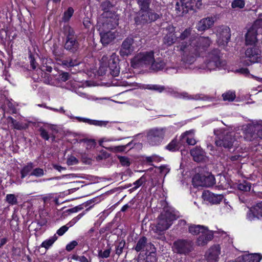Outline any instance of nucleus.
Masks as SVG:
<instances>
[{"label": "nucleus", "mask_w": 262, "mask_h": 262, "mask_svg": "<svg viewBox=\"0 0 262 262\" xmlns=\"http://www.w3.org/2000/svg\"><path fill=\"white\" fill-rule=\"evenodd\" d=\"M212 41L208 37H200L190 41V42H183L180 49L183 52L182 60L184 62L191 64L200 53L205 51L211 45Z\"/></svg>", "instance_id": "f257e3e1"}, {"label": "nucleus", "mask_w": 262, "mask_h": 262, "mask_svg": "<svg viewBox=\"0 0 262 262\" xmlns=\"http://www.w3.org/2000/svg\"><path fill=\"white\" fill-rule=\"evenodd\" d=\"M214 133L216 136L215 143L217 146L228 149L233 147L236 141L234 132H230L225 129H221L214 130Z\"/></svg>", "instance_id": "f03ea898"}, {"label": "nucleus", "mask_w": 262, "mask_h": 262, "mask_svg": "<svg viewBox=\"0 0 262 262\" xmlns=\"http://www.w3.org/2000/svg\"><path fill=\"white\" fill-rule=\"evenodd\" d=\"M225 64V61L221 59L220 51L214 49L208 54L204 62L200 64L199 68L211 71L223 67Z\"/></svg>", "instance_id": "7ed1b4c3"}, {"label": "nucleus", "mask_w": 262, "mask_h": 262, "mask_svg": "<svg viewBox=\"0 0 262 262\" xmlns=\"http://www.w3.org/2000/svg\"><path fill=\"white\" fill-rule=\"evenodd\" d=\"M116 53H113L111 55H104L100 60L99 71L101 73L105 74L108 69L110 73L113 76H117L120 73V68L118 63Z\"/></svg>", "instance_id": "20e7f679"}, {"label": "nucleus", "mask_w": 262, "mask_h": 262, "mask_svg": "<svg viewBox=\"0 0 262 262\" xmlns=\"http://www.w3.org/2000/svg\"><path fill=\"white\" fill-rule=\"evenodd\" d=\"M166 133L165 127H154L148 129L146 133V139L148 144L152 146L160 145L163 140Z\"/></svg>", "instance_id": "39448f33"}, {"label": "nucleus", "mask_w": 262, "mask_h": 262, "mask_svg": "<svg viewBox=\"0 0 262 262\" xmlns=\"http://www.w3.org/2000/svg\"><path fill=\"white\" fill-rule=\"evenodd\" d=\"M202 5V0H181L176 4L177 14L179 16L183 15L190 10L200 9Z\"/></svg>", "instance_id": "423d86ee"}, {"label": "nucleus", "mask_w": 262, "mask_h": 262, "mask_svg": "<svg viewBox=\"0 0 262 262\" xmlns=\"http://www.w3.org/2000/svg\"><path fill=\"white\" fill-rule=\"evenodd\" d=\"M176 219L175 215L170 211L164 209L159 217L157 224V229L163 231L169 228L172 222Z\"/></svg>", "instance_id": "0eeeda50"}, {"label": "nucleus", "mask_w": 262, "mask_h": 262, "mask_svg": "<svg viewBox=\"0 0 262 262\" xmlns=\"http://www.w3.org/2000/svg\"><path fill=\"white\" fill-rule=\"evenodd\" d=\"M244 138L247 141L259 138L262 139V123H252L244 128Z\"/></svg>", "instance_id": "6e6552de"}, {"label": "nucleus", "mask_w": 262, "mask_h": 262, "mask_svg": "<svg viewBox=\"0 0 262 262\" xmlns=\"http://www.w3.org/2000/svg\"><path fill=\"white\" fill-rule=\"evenodd\" d=\"M192 182L194 187H210L215 184V178L209 172L205 174L198 173L192 178Z\"/></svg>", "instance_id": "1a4fd4ad"}, {"label": "nucleus", "mask_w": 262, "mask_h": 262, "mask_svg": "<svg viewBox=\"0 0 262 262\" xmlns=\"http://www.w3.org/2000/svg\"><path fill=\"white\" fill-rule=\"evenodd\" d=\"M154 61V53L153 51L145 52L138 53L132 60V63L134 67L151 64Z\"/></svg>", "instance_id": "9d476101"}, {"label": "nucleus", "mask_w": 262, "mask_h": 262, "mask_svg": "<svg viewBox=\"0 0 262 262\" xmlns=\"http://www.w3.org/2000/svg\"><path fill=\"white\" fill-rule=\"evenodd\" d=\"M160 18V15L151 9L140 11L139 15L135 20L137 25L144 24L155 21Z\"/></svg>", "instance_id": "9b49d317"}, {"label": "nucleus", "mask_w": 262, "mask_h": 262, "mask_svg": "<svg viewBox=\"0 0 262 262\" xmlns=\"http://www.w3.org/2000/svg\"><path fill=\"white\" fill-rule=\"evenodd\" d=\"M173 250L181 254H187L193 250V243L187 239H178L173 243Z\"/></svg>", "instance_id": "f8f14e48"}, {"label": "nucleus", "mask_w": 262, "mask_h": 262, "mask_svg": "<svg viewBox=\"0 0 262 262\" xmlns=\"http://www.w3.org/2000/svg\"><path fill=\"white\" fill-rule=\"evenodd\" d=\"M118 16L115 13L107 16H101L100 22L102 25L100 29L115 30L116 27L118 25Z\"/></svg>", "instance_id": "ddd939ff"}, {"label": "nucleus", "mask_w": 262, "mask_h": 262, "mask_svg": "<svg viewBox=\"0 0 262 262\" xmlns=\"http://www.w3.org/2000/svg\"><path fill=\"white\" fill-rule=\"evenodd\" d=\"M245 57L247 59L244 63L246 65L258 62L261 58L260 51L256 47L248 48L245 51Z\"/></svg>", "instance_id": "4468645a"}, {"label": "nucleus", "mask_w": 262, "mask_h": 262, "mask_svg": "<svg viewBox=\"0 0 262 262\" xmlns=\"http://www.w3.org/2000/svg\"><path fill=\"white\" fill-rule=\"evenodd\" d=\"M134 39L132 37L126 38L122 42L120 46L119 54L122 57L130 55L135 50Z\"/></svg>", "instance_id": "2eb2a0df"}, {"label": "nucleus", "mask_w": 262, "mask_h": 262, "mask_svg": "<svg viewBox=\"0 0 262 262\" xmlns=\"http://www.w3.org/2000/svg\"><path fill=\"white\" fill-rule=\"evenodd\" d=\"M217 42L219 46H225L230 39V29L227 26H222L217 31Z\"/></svg>", "instance_id": "dca6fc26"}, {"label": "nucleus", "mask_w": 262, "mask_h": 262, "mask_svg": "<svg viewBox=\"0 0 262 262\" xmlns=\"http://www.w3.org/2000/svg\"><path fill=\"white\" fill-rule=\"evenodd\" d=\"M100 35L101 43L107 45L116 38L117 32L116 30L101 29Z\"/></svg>", "instance_id": "f3484780"}, {"label": "nucleus", "mask_w": 262, "mask_h": 262, "mask_svg": "<svg viewBox=\"0 0 262 262\" xmlns=\"http://www.w3.org/2000/svg\"><path fill=\"white\" fill-rule=\"evenodd\" d=\"M134 249L137 252H148L154 249V246L151 243L147 242V239L146 237L142 236L137 241Z\"/></svg>", "instance_id": "a211bd4d"}, {"label": "nucleus", "mask_w": 262, "mask_h": 262, "mask_svg": "<svg viewBox=\"0 0 262 262\" xmlns=\"http://www.w3.org/2000/svg\"><path fill=\"white\" fill-rule=\"evenodd\" d=\"M221 253V249L219 245L210 247L206 252L205 257L208 262H217Z\"/></svg>", "instance_id": "6ab92c4d"}, {"label": "nucleus", "mask_w": 262, "mask_h": 262, "mask_svg": "<svg viewBox=\"0 0 262 262\" xmlns=\"http://www.w3.org/2000/svg\"><path fill=\"white\" fill-rule=\"evenodd\" d=\"M165 35L163 38V43L167 46H170L174 43L177 37L174 34V28L173 26H168L165 29Z\"/></svg>", "instance_id": "aec40b11"}, {"label": "nucleus", "mask_w": 262, "mask_h": 262, "mask_svg": "<svg viewBox=\"0 0 262 262\" xmlns=\"http://www.w3.org/2000/svg\"><path fill=\"white\" fill-rule=\"evenodd\" d=\"M202 196L205 200H207L213 204H219L223 199V195L214 194L209 191H204Z\"/></svg>", "instance_id": "412c9836"}, {"label": "nucleus", "mask_w": 262, "mask_h": 262, "mask_svg": "<svg viewBox=\"0 0 262 262\" xmlns=\"http://www.w3.org/2000/svg\"><path fill=\"white\" fill-rule=\"evenodd\" d=\"M214 19L212 17H207L202 19L197 24L196 28L203 31L211 28L214 24Z\"/></svg>", "instance_id": "4be33fe9"}, {"label": "nucleus", "mask_w": 262, "mask_h": 262, "mask_svg": "<svg viewBox=\"0 0 262 262\" xmlns=\"http://www.w3.org/2000/svg\"><path fill=\"white\" fill-rule=\"evenodd\" d=\"M80 47L79 43L76 38L66 39L64 43V49L72 53H76Z\"/></svg>", "instance_id": "5701e85b"}, {"label": "nucleus", "mask_w": 262, "mask_h": 262, "mask_svg": "<svg viewBox=\"0 0 262 262\" xmlns=\"http://www.w3.org/2000/svg\"><path fill=\"white\" fill-rule=\"evenodd\" d=\"M213 237V233L209 231L208 229L203 230V232L199 236L197 239V244L199 246H204L211 241Z\"/></svg>", "instance_id": "b1692460"}, {"label": "nucleus", "mask_w": 262, "mask_h": 262, "mask_svg": "<svg viewBox=\"0 0 262 262\" xmlns=\"http://www.w3.org/2000/svg\"><path fill=\"white\" fill-rule=\"evenodd\" d=\"M190 154L194 161L197 162L204 161L206 158L205 151L200 147H196L191 149Z\"/></svg>", "instance_id": "393cba45"}, {"label": "nucleus", "mask_w": 262, "mask_h": 262, "mask_svg": "<svg viewBox=\"0 0 262 262\" xmlns=\"http://www.w3.org/2000/svg\"><path fill=\"white\" fill-rule=\"evenodd\" d=\"M257 30L251 27L246 34V43L247 45H254L257 42Z\"/></svg>", "instance_id": "a878e982"}, {"label": "nucleus", "mask_w": 262, "mask_h": 262, "mask_svg": "<svg viewBox=\"0 0 262 262\" xmlns=\"http://www.w3.org/2000/svg\"><path fill=\"white\" fill-rule=\"evenodd\" d=\"M113 8V6L110 1H105L102 2L99 9L103 11V12L101 15V16H107L108 15L114 13L112 10Z\"/></svg>", "instance_id": "bb28decb"}, {"label": "nucleus", "mask_w": 262, "mask_h": 262, "mask_svg": "<svg viewBox=\"0 0 262 262\" xmlns=\"http://www.w3.org/2000/svg\"><path fill=\"white\" fill-rule=\"evenodd\" d=\"M75 118L79 122L87 123L90 125H94L99 126H105L108 123V121L92 120L88 118L80 117H75Z\"/></svg>", "instance_id": "cd10ccee"}, {"label": "nucleus", "mask_w": 262, "mask_h": 262, "mask_svg": "<svg viewBox=\"0 0 262 262\" xmlns=\"http://www.w3.org/2000/svg\"><path fill=\"white\" fill-rule=\"evenodd\" d=\"M151 251L146 256L142 254H140L138 256V262H156V254L153 250Z\"/></svg>", "instance_id": "c85d7f7f"}, {"label": "nucleus", "mask_w": 262, "mask_h": 262, "mask_svg": "<svg viewBox=\"0 0 262 262\" xmlns=\"http://www.w3.org/2000/svg\"><path fill=\"white\" fill-rule=\"evenodd\" d=\"M179 98H183L187 100H207L208 97L204 96L202 94L189 95L188 93L184 92L180 93Z\"/></svg>", "instance_id": "c756f323"}, {"label": "nucleus", "mask_w": 262, "mask_h": 262, "mask_svg": "<svg viewBox=\"0 0 262 262\" xmlns=\"http://www.w3.org/2000/svg\"><path fill=\"white\" fill-rule=\"evenodd\" d=\"M165 66V62L160 58H154V61H152L150 66L152 70L158 71L163 70Z\"/></svg>", "instance_id": "7c9ffc66"}, {"label": "nucleus", "mask_w": 262, "mask_h": 262, "mask_svg": "<svg viewBox=\"0 0 262 262\" xmlns=\"http://www.w3.org/2000/svg\"><path fill=\"white\" fill-rule=\"evenodd\" d=\"M261 258V255L254 253L244 255L243 257V262H259Z\"/></svg>", "instance_id": "2f4dec72"}, {"label": "nucleus", "mask_w": 262, "mask_h": 262, "mask_svg": "<svg viewBox=\"0 0 262 262\" xmlns=\"http://www.w3.org/2000/svg\"><path fill=\"white\" fill-rule=\"evenodd\" d=\"M34 165L32 162H29L20 170L21 178L24 179L33 170Z\"/></svg>", "instance_id": "473e14b6"}, {"label": "nucleus", "mask_w": 262, "mask_h": 262, "mask_svg": "<svg viewBox=\"0 0 262 262\" xmlns=\"http://www.w3.org/2000/svg\"><path fill=\"white\" fill-rule=\"evenodd\" d=\"M207 228L201 225H191L189 227V231L192 234H198L200 233H202L203 230H207Z\"/></svg>", "instance_id": "72a5a7b5"}, {"label": "nucleus", "mask_w": 262, "mask_h": 262, "mask_svg": "<svg viewBox=\"0 0 262 262\" xmlns=\"http://www.w3.org/2000/svg\"><path fill=\"white\" fill-rule=\"evenodd\" d=\"M63 33L66 36V39L75 38L74 29L69 25H66L63 27Z\"/></svg>", "instance_id": "f704fd0d"}, {"label": "nucleus", "mask_w": 262, "mask_h": 262, "mask_svg": "<svg viewBox=\"0 0 262 262\" xmlns=\"http://www.w3.org/2000/svg\"><path fill=\"white\" fill-rule=\"evenodd\" d=\"M10 120H11V123H12L14 129L17 130H23L28 127V125L27 124H23V123L14 120L12 117H10Z\"/></svg>", "instance_id": "c9c22d12"}, {"label": "nucleus", "mask_w": 262, "mask_h": 262, "mask_svg": "<svg viewBox=\"0 0 262 262\" xmlns=\"http://www.w3.org/2000/svg\"><path fill=\"white\" fill-rule=\"evenodd\" d=\"M137 3L140 8V10H147L149 9L151 0H137Z\"/></svg>", "instance_id": "e433bc0d"}, {"label": "nucleus", "mask_w": 262, "mask_h": 262, "mask_svg": "<svg viewBox=\"0 0 262 262\" xmlns=\"http://www.w3.org/2000/svg\"><path fill=\"white\" fill-rule=\"evenodd\" d=\"M224 101H233L235 98V94L232 91H228L222 94Z\"/></svg>", "instance_id": "4c0bfd02"}, {"label": "nucleus", "mask_w": 262, "mask_h": 262, "mask_svg": "<svg viewBox=\"0 0 262 262\" xmlns=\"http://www.w3.org/2000/svg\"><path fill=\"white\" fill-rule=\"evenodd\" d=\"M57 236L56 235H54L53 236L50 238L49 239L46 240L43 242L41 244V247L45 248L46 249H48L50 246H51L57 240Z\"/></svg>", "instance_id": "58836bf2"}, {"label": "nucleus", "mask_w": 262, "mask_h": 262, "mask_svg": "<svg viewBox=\"0 0 262 262\" xmlns=\"http://www.w3.org/2000/svg\"><path fill=\"white\" fill-rule=\"evenodd\" d=\"M6 201L10 205H17L18 203L17 197L14 194H7Z\"/></svg>", "instance_id": "ea45409f"}, {"label": "nucleus", "mask_w": 262, "mask_h": 262, "mask_svg": "<svg viewBox=\"0 0 262 262\" xmlns=\"http://www.w3.org/2000/svg\"><path fill=\"white\" fill-rule=\"evenodd\" d=\"M247 218L250 221H253L256 219H259V215L257 214L256 212L254 210V207L248 211L247 214Z\"/></svg>", "instance_id": "a19ab883"}, {"label": "nucleus", "mask_w": 262, "mask_h": 262, "mask_svg": "<svg viewBox=\"0 0 262 262\" xmlns=\"http://www.w3.org/2000/svg\"><path fill=\"white\" fill-rule=\"evenodd\" d=\"M237 188L239 190L243 191H249L251 189V184L248 182L244 181L237 185Z\"/></svg>", "instance_id": "79ce46f5"}, {"label": "nucleus", "mask_w": 262, "mask_h": 262, "mask_svg": "<svg viewBox=\"0 0 262 262\" xmlns=\"http://www.w3.org/2000/svg\"><path fill=\"white\" fill-rule=\"evenodd\" d=\"M74 13V9L72 7L68 8V10L64 12L62 17V20L64 22L68 21Z\"/></svg>", "instance_id": "37998d69"}, {"label": "nucleus", "mask_w": 262, "mask_h": 262, "mask_svg": "<svg viewBox=\"0 0 262 262\" xmlns=\"http://www.w3.org/2000/svg\"><path fill=\"white\" fill-rule=\"evenodd\" d=\"M145 89L152 91H156L158 92L161 93L164 90L165 88L164 86H161L157 84H148L146 85Z\"/></svg>", "instance_id": "c03bdc74"}, {"label": "nucleus", "mask_w": 262, "mask_h": 262, "mask_svg": "<svg viewBox=\"0 0 262 262\" xmlns=\"http://www.w3.org/2000/svg\"><path fill=\"white\" fill-rule=\"evenodd\" d=\"M80 143L84 142L86 144V148L87 149H91L92 148H94L96 145V142L93 139H81L79 141Z\"/></svg>", "instance_id": "a18cd8bd"}, {"label": "nucleus", "mask_w": 262, "mask_h": 262, "mask_svg": "<svg viewBox=\"0 0 262 262\" xmlns=\"http://www.w3.org/2000/svg\"><path fill=\"white\" fill-rule=\"evenodd\" d=\"M245 2L244 0H234L231 3L232 8L242 9L245 7Z\"/></svg>", "instance_id": "49530a36"}, {"label": "nucleus", "mask_w": 262, "mask_h": 262, "mask_svg": "<svg viewBox=\"0 0 262 262\" xmlns=\"http://www.w3.org/2000/svg\"><path fill=\"white\" fill-rule=\"evenodd\" d=\"M105 148L108 149L109 151L114 153L121 152L125 150V146H124L123 145H119L114 147H105Z\"/></svg>", "instance_id": "de8ad7c7"}, {"label": "nucleus", "mask_w": 262, "mask_h": 262, "mask_svg": "<svg viewBox=\"0 0 262 262\" xmlns=\"http://www.w3.org/2000/svg\"><path fill=\"white\" fill-rule=\"evenodd\" d=\"M45 174L44 170L40 168H36L33 169L32 171L30 173V176H35L36 177H40Z\"/></svg>", "instance_id": "09e8293b"}, {"label": "nucleus", "mask_w": 262, "mask_h": 262, "mask_svg": "<svg viewBox=\"0 0 262 262\" xmlns=\"http://www.w3.org/2000/svg\"><path fill=\"white\" fill-rule=\"evenodd\" d=\"M110 155L108 152L102 150L100 151V154L95 157V159L97 161H100L102 160L106 159L110 157Z\"/></svg>", "instance_id": "8fccbe9b"}, {"label": "nucleus", "mask_w": 262, "mask_h": 262, "mask_svg": "<svg viewBox=\"0 0 262 262\" xmlns=\"http://www.w3.org/2000/svg\"><path fill=\"white\" fill-rule=\"evenodd\" d=\"M125 245V242L123 240L120 242L116 246V253L118 255H120L123 252V250Z\"/></svg>", "instance_id": "3c124183"}, {"label": "nucleus", "mask_w": 262, "mask_h": 262, "mask_svg": "<svg viewBox=\"0 0 262 262\" xmlns=\"http://www.w3.org/2000/svg\"><path fill=\"white\" fill-rule=\"evenodd\" d=\"M146 181V179L145 176H142L140 179L136 181L133 185L134 187L133 188V189L136 190L140 186H141Z\"/></svg>", "instance_id": "603ef678"}, {"label": "nucleus", "mask_w": 262, "mask_h": 262, "mask_svg": "<svg viewBox=\"0 0 262 262\" xmlns=\"http://www.w3.org/2000/svg\"><path fill=\"white\" fill-rule=\"evenodd\" d=\"M118 158L122 166H129L130 165V162L128 158L123 156H118Z\"/></svg>", "instance_id": "864d4df0"}, {"label": "nucleus", "mask_w": 262, "mask_h": 262, "mask_svg": "<svg viewBox=\"0 0 262 262\" xmlns=\"http://www.w3.org/2000/svg\"><path fill=\"white\" fill-rule=\"evenodd\" d=\"M38 130L40 133V135L42 138H43L45 140H48L49 139V135L48 132L43 127H40Z\"/></svg>", "instance_id": "5fc2aeb1"}, {"label": "nucleus", "mask_w": 262, "mask_h": 262, "mask_svg": "<svg viewBox=\"0 0 262 262\" xmlns=\"http://www.w3.org/2000/svg\"><path fill=\"white\" fill-rule=\"evenodd\" d=\"M111 253V248L107 249L104 251H102V250H100L98 253V256L99 257L104 258H107L110 256Z\"/></svg>", "instance_id": "6e6d98bb"}, {"label": "nucleus", "mask_w": 262, "mask_h": 262, "mask_svg": "<svg viewBox=\"0 0 262 262\" xmlns=\"http://www.w3.org/2000/svg\"><path fill=\"white\" fill-rule=\"evenodd\" d=\"M70 75L68 72H62L58 77V79L62 82H66L69 79Z\"/></svg>", "instance_id": "4d7b16f0"}, {"label": "nucleus", "mask_w": 262, "mask_h": 262, "mask_svg": "<svg viewBox=\"0 0 262 262\" xmlns=\"http://www.w3.org/2000/svg\"><path fill=\"white\" fill-rule=\"evenodd\" d=\"M254 210L259 216L262 217V202L258 203L254 206Z\"/></svg>", "instance_id": "13d9d810"}, {"label": "nucleus", "mask_w": 262, "mask_h": 262, "mask_svg": "<svg viewBox=\"0 0 262 262\" xmlns=\"http://www.w3.org/2000/svg\"><path fill=\"white\" fill-rule=\"evenodd\" d=\"M166 148L171 151H174L178 148L177 141L172 140L167 146Z\"/></svg>", "instance_id": "bf43d9fd"}, {"label": "nucleus", "mask_w": 262, "mask_h": 262, "mask_svg": "<svg viewBox=\"0 0 262 262\" xmlns=\"http://www.w3.org/2000/svg\"><path fill=\"white\" fill-rule=\"evenodd\" d=\"M191 30L190 29H186L181 34L180 38L184 40L188 37L191 34Z\"/></svg>", "instance_id": "052dcab7"}, {"label": "nucleus", "mask_w": 262, "mask_h": 262, "mask_svg": "<svg viewBox=\"0 0 262 262\" xmlns=\"http://www.w3.org/2000/svg\"><path fill=\"white\" fill-rule=\"evenodd\" d=\"M77 245L78 243L76 241H73L66 246V249L68 251H71Z\"/></svg>", "instance_id": "680f3d73"}, {"label": "nucleus", "mask_w": 262, "mask_h": 262, "mask_svg": "<svg viewBox=\"0 0 262 262\" xmlns=\"http://www.w3.org/2000/svg\"><path fill=\"white\" fill-rule=\"evenodd\" d=\"M69 228V227L67 226V225L62 226L57 231V234L59 236L63 235L68 231Z\"/></svg>", "instance_id": "e2e57ef3"}, {"label": "nucleus", "mask_w": 262, "mask_h": 262, "mask_svg": "<svg viewBox=\"0 0 262 262\" xmlns=\"http://www.w3.org/2000/svg\"><path fill=\"white\" fill-rule=\"evenodd\" d=\"M78 160L74 156H71L67 160V164L69 165H72L78 163Z\"/></svg>", "instance_id": "0e129e2a"}, {"label": "nucleus", "mask_w": 262, "mask_h": 262, "mask_svg": "<svg viewBox=\"0 0 262 262\" xmlns=\"http://www.w3.org/2000/svg\"><path fill=\"white\" fill-rule=\"evenodd\" d=\"M254 28V29L257 30V29L261 28H262V19H257L251 27Z\"/></svg>", "instance_id": "69168bd1"}, {"label": "nucleus", "mask_w": 262, "mask_h": 262, "mask_svg": "<svg viewBox=\"0 0 262 262\" xmlns=\"http://www.w3.org/2000/svg\"><path fill=\"white\" fill-rule=\"evenodd\" d=\"M159 168L160 173L164 174L165 176L169 171V169L166 166H161Z\"/></svg>", "instance_id": "338daca9"}, {"label": "nucleus", "mask_w": 262, "mask_h": 262, "mask_svg": "<svg viewBox=\"0 0 262 262\" xmlns=\"http://www.w3.org/2000/svg\"><path fill=\"white\" fill-rule=\"evenodd\" d=\"M69 67H73L78 66L79 64V61L77 59H69Z\"/></svg>", "instance_id": "774afa93"}]
</instances>
